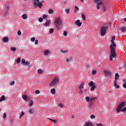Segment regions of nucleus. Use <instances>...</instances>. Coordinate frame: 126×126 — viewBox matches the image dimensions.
I'll use <instances>...</instances> for the list:
<instances>
[{
    "label": "nucleus",
    "instance_id": "nucleus-41",
    "mask_svg": "<svg viewBox=\"0 0 126 126\" xmlns=\"http://www.w3.org/2000/svg\"><path fill=\"white\" fill-rule=\"evenodd\" d=\"M23 115H24V112H22L21 114H20V118H22Z\"/></svg>",
    "mask_w": 126,
    "mask_h": 126
},
{
    "label": "nucleus",
    "instance_id": "nucleus-38",
    "mask_svg": "<svg viewBox=\"0 0 126 126\" xmlns=\"http://www.w3.org/2000/svg\"><path fill=\"white\" fill-rule=\"evenodd\" d=\"M96 70H93L92 74L95 75V74H96Z\"/></svg>",
    "mask_w": 126,
    "mask_h": 126
},
{
    "label": "nucleus",
    "instance_id": "nucleus-35",
    "mask_svg": "<svg viewBox=\"0 0 126 126\" xmlns=\"http://www.w3.org/2000/svg\"><path fill=\"white\" fill-rule=\"evenodd\" d=\"M121 111L123 112H126V106H125V107H124V108H123V109H122Z\"/></svg>",
    "mask_w": 126,
    "mask_h": 126
},
{
    "label": "nucleus",
    "instance_id": "nucleus-43",
    "mask_svg": "<svg viewBox=\"0 0 126 126\" xmlns=\"http://www.w3.org/2000/svg\"><path fill=\"white\" fill-rule=\"evenodd\" d=\"M47 15L46 14H43V19H46L47 18Z\"/></svg>",
    "mask_w": 126,
    "mask_h": 126
},
{
    "label": "nucleus",
    "instance_id": "nucleus-8",
    "mask_svg": "<svg viewBox=\"0 0 126 126\" xmlns=\"http://www.w3.org/2000/svg\"><path fill=\"white\" fill-rule=\"evenodd\" d=\"M115 39V36H113L112 37V40L111 41V43L110 44V46L112 45V47L116 48V43L114 42V40Z\"/></svg>",
    "mask_w": 126,
    "mask_h": 126
},
{
    "label": "nucleus",
    "instance_id": "nucleus-31",
    "mask_svg": "<svg viewBox=\"0 0 126 126\" xmlns=\"http://www.w3.org/2000/svg\"><path fill=\"white\" fill-rule=\"evenodd\" d=\"M38 72L39 74H41L42 73H43V71L41 70V69H38Z\"/></svg>",
    "mask_w": 126,
    "mask_h": 126
},
{
    "label": "nucleus",
    "instance_id": "nucleus-21",
    "mask_svg": "<svg viewBox=\"0 0 126 126\" xmlns=\"http://www.w3.org/2000/svg\"><path fill=\"white\" fill-rule=\"evenodd\" d=\"M8 37H5L3 38V42H8Z\"/></svg>",
    "mask_w": 126,
    "mask_h": 126
},
{
    "label": "nucleus",
    "instance_id": "nucleus-5",
    "mask_svg": "<svg viewBox=\"0 0 126 126\" xmlns=\"http://www.w3.org/2000/svg\"><path fill=\"white\" fill-rule=\"evenodd\" d=\"M59 79L58 78H55L53 81L50 83V86H54V85H56L57 84H59Z\"/></svg>",
    "mask_w": 126,
    "mask_h": 126
},
{
    "label": "nucleus",
    "instance_id": "nucleus-58",
    "mask_svg": "<svg viewBox=\"0 0 126 126\" xmlns=\"http://www.w3.org/2000/svg\"><path fill=\"white\" fill-rule=\"evenodd\" d=\"M99 0H94V2H98L99 1Z\"/></svg>",
    "mask_w": 126,
    "mask_h": 126
},
{
    "label": "nucleus",
    "instance_id": "nucleus-42",
    "mask_svg": "<svg viewBox=\"0 0 126 126\" xmlns=\"http://www.w3.org/2000/svg\"><path fill=\"white\" fill-rule=\"evenodd\" d=\"M17 34L18 35H20L22 34V32L20 31H18Z\"/></svg>",
    "mask_w": 126,
    "mask_h": 126
},
{
    "label": "nucleus",
    "instance_id": "nucleus-54",
    "mask_svg": "<svg viewBox=\"0 0 126 126\" xmlns=\"http://www.w3.org/2000/svg\"><path fill=\"white\" fill-rule=\"evenodd\" d=\"M63 35L64 36H66L67 35V32H63Z\"/></svg>",
    "mask_w": 126,
    "mask_h": 126
},
{
    "label": "nucleus",
    "instance_id": "nucleus-52",
    "mask_svg": "<svg viewBox=\"0 0 126 126\" xmlns=\"http://www.w3.org/2000/svg\"><path fill=\"white\" fill-rule=\"evenodd\" d=\"M80 94H82L83 93V90L82 89H80Z\"/></svg>",
    "mask_w": 126,
    "mask_h": 126
},
{
    "label": "nucleus",
    "instance_id": "nucleus-40",
    "mask_svg": "<svg viewBox=\"0 0 126 126\" xmlns=\"http://www.w3.org/2000/svg\"><path fill=\"white\" fill-rule=\"evenodd\" d=\"M26 61H25V59H22V61H21V63H25V62H26Z\"/></svg>",
    "mask_w": 126,
    "mask_h": 126
},
{
    "label": "nucleus",
    "instance_id": "nucleus-50",
    "mask_svg": "<svg viewBox=\"0 0 126 126\" xmlns=\"http://www.w3.org/2000/svg\"><path fill=\"white\" fill-rule=\"evenodd\" d=\"M3 118H4V119L6 118V114L5 113H4V115H3Z\"/></svg>",
    "mask_w": 126,
    "mask_h": 126
},
{
    "label": "nucleus",
    "instance_id": "nucleus-44",
    "mask_svg": "<svg viewBox=\"0 0 126 126\" xmlns=\"http://www.w3.org/2000/svg\"><path fill=\"white\" fill-rule=\"evenodd\" d=\"M61 53L65 54V53H67V50H66V51L61 50Z\"/></svg>",
    "mask_w": 126,
    "mask_h": 126
},
{
    "label": "nucleus",
    "instance_id": "nucleus-57",
    "mask_svg": "<svg viewBox=\"0 0 126 126\" xmlns=\"http://www.w3.org/2000/svg\"><path fill=\"white\" fill-rule=\"evenodd\" d=\"M75 8L77 10H79V8L77 6H75Z\"/></svg>",
    "mask_w": 126,
    "mask_h": 126
},
{
    "label": "nucleus",
    "instance_id": "nucleus-23",
    "mask_svg": "<svg viewBox=\"0 0 126 126\" xmlns=\"http://www.w3.org/2000/svg\"><path fill=\"white\" fill-rule=\"evenodd\" d=\"M5 99V96L4 95H2L1 96V98H0V102H2Z\"/></svg>",
    "mask_w": 126,
    "mask_h": 126
},
{
    "label": "nucleus",
    "instance_id": "nucleus-62",
    "mask_svg": "<svg viewBox=\"0 0 126 126\" xmlns=\"http://www.w3.org/2000/svg\"><path fill=\"white\" fill-rule=\"evenodd\" d=\"M124 66H126V63L124 64Z\"/></svg>",
    "mask_w": 126,
    "mask_h": 126
},
{
    "label": "nucleus",
    "instance_id": "nucleus-18",
    "mask_svg": "<svg viewBox=\"0 0 126 126\" xmlns=\"http://www.w3.org/2000/svg\"><path fill=\"white\" fill-rule=\"evenodd\" d=\"M50 22L47 21V22H45V23L43 24V25H44V26L45 27H47L50 25Z\"/></svg>",
    "mask_w": 126,
    "mask_h": 126
},
{
    "label": "nucleus",
    "instance_id": "nucleus-56",
    "mask_svg": "<svg viewBox=\"0 0 126 126\" xmlns=\"http://www.w3.org/2000/svg\"><path fill=\"white\" fill-rule=\"evenodd\" d=\"M119 77H115V80L114 81V82H117V80L118 79Z\"/></svg>",
    "mask_w": 126,
    "mask_h": 126
},
{
    "label": "nucleus",
    "instance_id": "nucleus-16",
    "mask_svg": "<svg viewBox=\"0 0 126 126\" xmlns=\"http://www.w3.org/2000/svg\"><path fill=\"white\" fill-rule=\"evenodd\" d=\"M84 83L82 82L81 83V85H80V87H79V89L80 90H82L84 88Z\"/></svg>",
    "mask_w": 126,
    "mask_h": 126
},
{
    "label": "nucleus",
    "instance_id": "nucleus-3",
    "mask_svg": "<svg viewBox=\"0 0 126 126\" xmlns=\"http://www.w3.org/2000/svg\"><path fill=\"white\" fill-rule=\"evenodd\" d=\"M126 105V102L123 101L120 103V104L118 105L117 106L116 110L117 113H120L121 111H122V108Z\"/></svg>",
    "mask_w": 126,
    "mask_h": 126
},
{
    "label": "nucleus",
    "instance_id": "nucleus-46",
    "mask_svg": "<svg viewBox=\"0 0 126 126\" xmlns=\"http://www.w3.org/2000/svg\"><path fill=\"white\" fill-rule=\"evenodd\" d=\"M38 21H39V22H42L43 21L42 18H39Z\"/></svg>",
    "mask_w": 126,
    "mask_h": 126
},
{
    "label": "nucleus",
    "instance_id": "nucleus-51",
    "mask_svg": "<svg viewBox=\"0 0 126 126\" xmlns=\"http://www.w3.org/2000/svg\"><path fill=\"white\" fill-rule=\"evenodd\" d=\"M91 119H94V118H95V116L94 115H91Z\"/></svg>",
    "mask_w": 126,
    "mask_h": 126
},
{
    "label": "nucleus",
    "instance_id": "nucleus-29",
    "mask_svg": "<svg viewBox=\"0 0 126 126\" xmlns=\"http://www.w3.org/2000/svg\"><path fill=\"white\" fill-rule=\"evenodd\" d=\"M15 81H12V82H11L10 83V86H13V85L15 84Z\"/></svg>",
    "mask_w": 126,
    "mask_h": 126
},
{
    "label": "nucleus",
    "instance_id": "nucleus-24",
    "mask_svg": "<svg viewBox=\"0 0 126 126\" xmlns=\"http://www.w3.org/2000/svg\"><path fill=\"white\" fill-rule=\"evenodd\" d=\"M123 81L124 82V84H123V86L124 88L126 89V80H124Z\"/></svg>",
    "mask_w": 126,
    "mask_h": 126
},
{
    "label": "nucleus",
    "instance_id": "nucleus-10",
    "mask_svg": "<svg viewBox=\"0 0 126 126\" xmlns=\"http://www.w3.org/2000/svg\"><path fill=\"white\" fill-rule=\"evenodd\" d=\"M104 74L107 76H110L112 75V72L108 70H105L104 71Z\"/></svg>",
    "mask_w": 126,
    "mask_h": 126
},
{
    "label": "nucleus",
    "instance_id": "nucleus-36",
    "mask_svg": "<svg viewBox=\"0 0 126 126\" xmlns=\"http://www.w3.org/2000/svg\"><path fill=\"white\" fill-rule=\"evenodd\" d=\"M54 31V29H50V30L49 31V33H53Z\"/></svg>",
    "mask_w": 126,
    "mask_h": 126
},
{
    "label": "nucleus",
    "instance_id": "nucleus-60",
    "mask_svg": "<svg viewBox=\"0 0 126 126\" xmlns=\"http://www.w3.org/2000/svg\"><path fill=\"white\" fill-rule=\"evenodd\" d=\"M51 121H53L54 123H57V121L56 120H51Z\"/></svg>",
    "mask_w": 126,
    "mask_h": 126
},
{
    "label": "nucleus",
    "instance_id": "nucleus-1",
    "mask_svg": "<svg viewBox=\"0 0 126 126\" xmlns=\"http://www.w3.org/2000/svg\"><path fill=\"white\" fill-rule=\"evenodd\" d=\"M115 48L112 45L110 46V55L109 56V60L110 61H113V59L116 57L117 54L115 51Z\"/></svg>",
    "mask_w": 126,
    "mask_h": 126
},
{
    "label": "nucleus",
    "instance_id": "nucleus-33",
    "mask_svg": "<svg viewBox=\"0 0 126 126\" xmlns=\"http://www.w3.org/2000/svg\"><path fill=\"white\" fill-rule=\"evenodd\" d=\"M16 62L17 63H21V58H18Z\"/></svg>",
    "mask_w": 126,
    "mask_h": 126
},
{
    "label": "nucleus",
    "instance_id": "nucleus-27",
    "mask_svg": "<svg viewBox=\"0 0 126 126\" xmlns=\"http://www.w3.org/2000/svg\"><path fill=\"white\" fill-rule=\"evenodd\" d=\"M17 50V48H15V47H13V48H11V50L12 51V52H16Z\"/></svg>",
    "mask_w": 126,
    "mask_h": 126
},
{
    "label": "nucleus",
    "instance_id": "nucleus-48",
    "mask_svg": "<svg viewBox=\"0 0 126 126\" xmlns=\"http://www.w3.org/2000/svg\"><path fill=\"white\" fill-rule=\"evenodd\" d=\"M35 40V38L34 37H32L31 38V40L32 42H34V40Z\"/></svg>",
    "mask_w": 126,
    "mask_h": 126
},
{
    "label": "nucleus",
    "instance_id": "nucleus-9",
    "mask_svg": "<svg viewBox=\"0 0 126 126\" xmlns=\"http://www.w3.org/2000/svg\"><path fill=\"white\" fill-rule=\"evenodd\" d=\"M104 5V3L102 1H100L97 2V5H96V9L97 10H99L100 9V6Z\"/></svg>",
    "mask_w": 126,
    "mask_h": 126
},
{
    "label": "nucleus",
    "instance_id": "nucleus-15",
    "mask_svg": "<svg viewBox=\"0 0 126 126\" xmlns=\"http://www.w3.org/2000/svg\"><path fill=\"white\" fill-rule=\"evenodd\" d=\"M51 93L53 95H55V94H56V90L55 89H51Z\"/></svg>",
    "mask_w": 126,
    "mask_h": 126
},
{
    "label": "nucleus",
    "instance_id": "nucleus-14",
    "mask_svg": "<svg viewBox=\"0 0 126 126\" xmlns=\"http://www.w3.org/2000/svg\"><path fill=\"white\" fill-rule=\"evenodd\" d=\"M84 126H94V125L91 122H86Z\"/></svg>",
    "mask_w": 126,
    "mask_h": 126
},
{
    "label": "nucleus",
    "instance_id": "nucleus-25",
    "mask_svg": "<svg viewBox=\"0 0 126 126\" xmlns=\"http://www.w3.org/2000/svg\"><path fill=\"white\" fill-rule=\"evenodd\" d=\"M59 107L62 108H63L64 107V106L63 104L60 103L59 104Z\"/></svg>",
    "mask_w": 126,
    "mask_h": 126
},
{
    "label": "nucleus",
    "instance_id": "nucleus-63",
    "mask_svg": "<svg viewBox=\"0 0 126 126\" xmlns=\"http://www.w3.org/2000/svg\"><path fill=\"white\" fill-rule=\"evenodd\" d=\"M81 2H83L84 1V0H80Z\"/></svg>",
    "mask_w": 126,
    "mask_h": 126
},
{
    "label": "nucleus",
    "instance_id": "nucleus-4",
    "mask_svg": "<svg viewBox=\"0 0 126 126\" xmlns=\"http://www.w3.org/2000/svg\"><path fill=\"white\" fill-rule=\"evenodd\" d=\"M33 5L36 7L38 6L39 8H41L43 6V4L39 1V0H34Z\"/></svg>",
    "mask_w": 126,
    "mask_h": 126
},
{
    "label": "nucleus",
    "instance_id": "nucleus-53",
    "mask_svg": "<svg viewBox=\"0 0 126 126\" xmlns=\"http://www.w3.org/2000/svg\"><path fill=\"white\" fill-rule=\"evenodd\" d=\"M35 45H37V44H38V40H36L35 41Z\"/></svg>",
    "mask_w": 126,
    "mask_h": 126
},
{
    "label": "nucleus",
    "instance_id": "nucleus-59",
    "mask_svg": "<svg viewBox=\"0 0 126 126\" xmlns=\"http://www.w3.org/2000/svg\"><path fill=\"white\" fill-rule=\"evenodd\" d=\"M119 75V74H118V73H116V74H115V77H118Z\"/></svg>",
    "mask_w": 126,
    "mask_h": 126
},
{
    "label": "nucleus",
    "instance_id": "nucleus-64",
    "mask_svg": "<svg viewBox=\"0 0 126 126\" xmlns=\"http://www.w3.org/2000/svg\"><path fill=\"white\" fill-rule=\"evenodd\" d=\"M74 12H77V11H76V10H74Z\"/></svg>",
    "mask_w": 126,
    "mask_h": 126
},
{
    "label": "nucleus",
    "instance_id": "nucleus-11",
    "mask_svg": "<svg viewBox=\"0 0 126 126\" xmlns=\"http://www.w3.org/2000/svg\"><path fill=\"white\" fill-rule=\"evenodd\" d=\"M22 97H23V99L24 100H25V101H28L30 99V97L27 96V95H26V94L23 95L22 96Z\"/></svg>",
    "mask_w": 126,
    "mask_h": 126
},
{
    "label": "nucleus",
    "instance_id": "nucleus-7",
    "mask_svg": "<svg viewBox=\"0 0 126 126\" xmlns=\"http://www.w3.org/2000/svg\"><path fill=\"white\" fill-rule=\"evenodd\" d=\"M89 86L91 87V91H94L95 89V88H96L95 85H94V83L93 81H91V82H90V83L88 84Z\"/></svg>",
    "mask_w": 126,
    "mask_h": 126
},
{
    "label": "nucleus",
    "instance_id": "nucleus-61",
    "mask_svg": "<svg viewBox=\"0 0 126 126\" xmlns=\"http://www.w3.org/2000/svg\"><path fill=\"white\" fill-rule=\"evenodd\" d=\"M124 20L126 22V18H125L124 19Z\"/></svg>",
    "mask_w": 126,
    "mask_h": 126
},
{
    "label": "nucleus",
    "instance_id": "nucleus-13",
    "mask_svg": "<svg viewBox=\"0 0 126 126\" xmlns=\"http://www.w3.org/2000/svg\"><path fill=\"white\" fill-rule=\"evenodd\" d=\"M29 112L31 113V114L34 115L35 114V109L33 108H30L29 109Z\"/></svg>",
    "mask_w": 126,
    "mask_h": 126
},
{
    "label": "nucleus",
    "instance_id": "nucleus-30",
    "mask_svg": "<svg viewBox=\"0 0 126 126\" xmlns=\"http://www.w3.org/2000/svg\"><path fill=\"white\" fill-rule=\"evenodd\" d=\"M49 53L50 52L48 50H46L45 52H44V55H48Z\"/></svg>",
    "mask_w": 126,
    "mask_h": 126
},
{
    "label": "nucleus",
    "instance_id": "nucleus-19",
    "mask_svg": "<svg viewBox=\"0 0 126 126\" xmlns=\"http://www.w3.org/2000/svg\"><path fill=\"white\" fill-rule=\"evenodd\" d=\"M33 102L32 100H30V102L29 104V107H31L33 105Z\"/></svg>",
    "mask_w": 126,
    "mask_h": 126
},
{
    "label": "nucleus",
    "instance_id": "nucleus-17",
    "mask_svg": "<svg viewBox=\"0 0 126 126\" xmlns=\"http://www.w3.org/2000/svg\"><path fill=\"white\" fill-rule=\"evenodd\" d=\"M117 82H114V87H115V88H117V89H118L119 88V86L117 85Z\"/></svg>",
    "mask_w": 126,
    "mask_h": 126
},
{
    "label": "nucleus",
    "instance_id": "nucleus-47",
    "mask_svg": "<svg viewBox=\"0 0 126 126\" xmlns=\"http://www.w3.org/2000/svg\"><path fill=\"white\" fill-rule=\"evenodd\" d=\"M35 94H40V91L39 90H37L35 91Z\"/></svg>",
    "mask_w": 126,
    "mask_h": 126
},
{
    "label": "nucleus",
    "instance_id": "nucleus-22",
    "mask_svg": "<svg viewBox=\"0 0 126 126\" xmlns=\"http://www.w3.org/2000/svg\"><path fill=\"white\" fill-rule=\"evenodd\" d=\"M22 17L24 19H26L28 18L27 15L26 14H24L22 15Z\"/></svg>",
    "mask_w": 126,
    "mask_h": 126
},
{
    "label": "nucleus",
    "instance_id": "nucleus-45",
    "mask_svg": "<svg viewBox=\"0 0 126 126\" xmlns=\"http://www.w3.org/2000/svg\"><path fill=\"white\" fill-rule=\"evenodd\" d=\"M102 11H105L106 10V7L105 6H103V7H102Z\"/></svg>",
    "mask_w": 126,
    "mask_h": 126
},
{
    "label": "nucleus",
    "instance_id": "nucleus-37",
    "mask_svg": "<svg viewBox=\"0 0 126 126\" xmlns=\"http://www.w3.org/2000/svg\"><path fill=\"white\" fill-rule=\"evenodd\" d=\"M65 12L66 13L68 14L69 13V9L67 8L65 9Z\"/></svg>",
    "mask_w": 126,
    "mask_h": 126
},
{
    "label": "nucleus",
    "instance_id": "nucleus-49",
    "mask_svg": "<svg viewBox=\"0 0 126 126\" xmlns=\"http://www.w3.org/2000/svg\"><path fill=\"white\" fill-rule=\"evenodd\" d=\"M25 65H29V63L28 62L26 61L25 63Z\"/></svg>",
    "mask_w": 126,
    "mask_h": 126
},
{
    "label": "nucleus",
    "instance_id": "nucleus-28",
    "mask_svg": "<svg viewBox=\"0 0 126 126\" xmlns=\"http://www.w3.org/2000/svg\"><path fill=\"white\" fill-rule=\"evenodd\" d=\"M90 98L89 96H87L86 98V100L87 101V102H89L90 101Z\"/></svg>",
    "mask_w": 126,
    "mask_h": 126
},
{
    "label": "nucleus",
    "instance_id": "nucleus-26",
    "mask_svg": "<svg viewBox=\"0 0 126 126\" xmlns=\"http://www.w3.org/2000/svg\"><path fill=\"white\" fill-rule=\"evenodd\" d=\"M121 30L122 32H124L126 31V27H122L121 28Z\"/></svg>",
    "mask_w": 126,
    "mask_h": 126
},
{
    "label": "nucleus",
    "instance_id": "nucleus-12",
    "mask_svg": "<svg viewBox=\"0 0 126 126\" xmlns=\"http://www.w3.org/2000/svg\"><path fill=\"white\" fill-rule=\"evenodd\" d=\"M75 25H76L78 27H81L82 23L80 22V20H77L75 23Z\"/></svg>",
    "mask_w": 126,
    "mask_h": 126
},
{
    "label": "nucleus",
    "instance_id": "nucleus-34",
    "mask_svg": "<svg viewBox=\"0 0 126 126\" xmlns=\"http://www.w3.org/2000/svg\"><path fill=\"white\" fill-rule=\"evenodd\" d=\"M96 99H97L96 97H91V101H94V100H95Z\"/></svg>",
    "mask_w": 126,
    "mask_h": 126
},
{
    "label": "nucleus",
    "instance_id": "nucleus-55",
    "mask_svg": "<svg viewBox=\"0 0 126 126\" xmlns=\"http://www.w3.org/2000/svg\"><path fill=\"white\" fill-rule=\"evenodd\" d=\"M96 126H103V125L102 124H96Z\"/></svg>",
    "mask_w": 126,
    "mask_h": 126
},
{
    "label": "nucleus",
    "instance_id": "nucleus-20",
    "mask_svg": "<svg viewBox=\"0 0 126 126\" xmlns=\"http://www.w3.org/2000/svg\"><path fill=\"white\" fill-rule=\"evenodd\" d=\"M48 12L49 14H52L54 12V10L52 9H48Z\"/></svg>",
    "mask_w": 126,
    "mask_h": 126
},
{
    "label": "nucleus",
    "instance_id": "nucleus-2",
    "mask_svg": "<svg viewBox=\"0 0 126 126\" xmlns=\"http://www.w3.org/2000/svg\"><path fill=\"white\" fill-rule=\"evenodd\" d=\"M55 25L58 30H61V26L62 25V20L60 16L58 17L54 22Z\"/></svg>",
    "mask_w": 126,
    "mask_h": 126
},
{
    "label": "nucleus",
    "instance_id": "nucleus-6",
    "mask_svg": "<svg viewBox=\"0 0 126 126\" xmlns=\"http://www.w3.org/2000/svg\"><path fill=\"white\" fill-rule=\"evenodd\" d=\"M107 31V28L105 27H102L101 28L100 34L101 35H105Z\"/></svg>",
    "mask_w": 126,
    "mask_h": 126
},
{
    "label": "nucleus",
    "instance_id": "nucleus-39",
    "mask_svg": "<svg viewBox=\"0 0 126 126\" xmlns=\"http://www.w3.org/2000/svg\"><path fill=\"white\" fill-rule=\"evenodd\" d=\"M71 61H72V59H71V58L68 59H67V60H66V62H67V63H69V62H71Z\"/></svg>",
    "mask_w": 126,
    "mask_h": 126
},
{
    "label": "nucleus",
    "instance_id": "nucleus-32",
    "mask_svg": "<svg viewBox=\"0 0 126 126\" xmlns=\"http://www.w3.org/2000/svg\"><path fill=\"white\" fill-rule=\"evenodd\" d=\"M81 17H82L83 20L84 21H85V19H86V17H85V15H84L83 14H82V15H81Z\"/></svg>",
    "mask_w": 126,
    "mask_h": 126
}]
</instances>
